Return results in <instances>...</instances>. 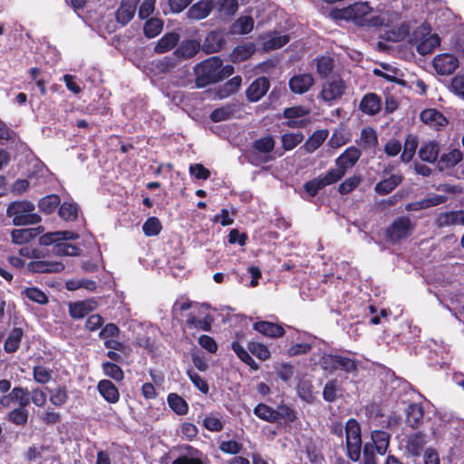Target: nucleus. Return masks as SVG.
<instances>
[{
  "instance_id": "obj_45",
  "label": "nucleus",
  "mask_w": 464,
  "mask_h": 464,
  "mask_svg": "<svg viewBox=\"0 0 464 464\" xmlns=\"http://www.w3.org/2000/svg\"><path fill=\"white\" fill-rule=\"evenodd\" d=\"M168 404L171 410L179 414L185 415L188 413V406L185 400L176 393H170L168 396Z\"/></svg>"
},
{
  "instance_id": "obj_14",
  "label": "nucleus",
  "mask_w": 464,
  "mask_h": 464,
  "mask_svg": "<svg viewBox=\"0 0 464 464\" xmlns=\"http://www.w3.org/2000/svg\"><path fill=\"white\" fill-rule=\"evenodd\" d=\"M98 307V303L93 299H86L69 304V314L74 319L83 318Z\"/></svg>"
},
{
  "instance_id": "obj_2",
  "label": "nucleus",
  "mask_w": 464,
  "mask_h": 464,
  "mask_svg": "<svg viewBox=\"0 0 464 464\" xmlns=\"http://www.w3.org/2000/svg\"><path fill=\"white\" fill-rule=\"evenodd\" d=\"M342 17L352 20L360 26H382L386 24L382 14H373L372 8L366 2H359L342 10Z\"/></svg>"
},
{
  "instance_id": "obj_59",
  "label": "nucleus",
  "mask_w": 464,
  "mask_h": 464,
  "mask_svg": "<svg viewBox=\"0 0 464 464\" xmlns=\"http://www.w3.org/2000/svg\"><path fill=\"white\" fill-rule=\"evenodd\" d=\"M144 234L148 237L157 236L161 230V224L155 217L149 218L142 226Z\"/></svg>"
},
{
  "instance_id": "obj_61",
  "label": "nucleus",
  "mask_w": 464,
  "mask_h": 464,
  "mask_svg": "<svg viewBox=\"0 0 464 464\" xmlns=\"http://www.w3.org/2000/svg\"><path fill=\"white\" fill-rule=\"evenodd\" d=\"M317 72L320 76H327L334 68V60L328 56H323L316 60Z\"/></svg>"
},
{
  "instance_id": "obj_60",
  "label": "nucleus",
  "mask_w": 464,
  "mask_h": 464,
  "mask_svg": "<svg viewBox=\"0 0 464 464\" xmlns=\"http://www.w3.org/2000/svg\"><path fill=\"white\" fill-rule=\"evenodd\" d=\"M248 351L262 361H266L270 357V352L268 348L265 344H262L260 343H249Z\"/></svg>"
},
{
  "instance_id": "obj_44",
  "label": "nucleus",
  "mask_w": 464,
  "mask_h": 464,
  "mask_svg": "<svg viewBox=\"0 0 464 464\" xmlns=\"http://www.w3.org/2000/svg\"><path fill=\"white\" fill-rule=\"evenodd\" d=\"M179 34L175 33H169L165 34L160 39L155 46V52L158 53H163L172 49L179 41Z\"/></svg>"
},
{
  "instance_id": "obj_52",
  "label": "nucleus",
  "mask_w": 464,
  "mask_h": 464,
  "mask_svg": "<svg viewBox=\"0 0 464 464\" xmlns=\"http://www.w3.org/2000/svg\"><path fill=\"white\" fill-rule=\"evenodd\" d=\"M303 140L304 135L300 131L285 133L282 136L283 148L285 150H291L300 144Z\"/></svg>"
},
{
  "instance_id": "obj_28",
  "label": "nucleus",
  "mask_w": 464,
  "mask_h": 464,
  "mask_svg": "<svg viewBox=\"0 0 464 464\" xmlns=\"http://www.w3.org/2000/svg\"><path fill=\"white\" fill-rule=\"evenodd\" d=\"M436 224L440 227L457 225L462 226V209L440 213L437 217Z\"/></svg>"
},
{
  "instance_id": "obj_25",
  "label": "nucleus",
  "mask_w": 464,
  "mask_h": 464,
  "mask_svg": "<svg viewBox=\"0 0 464 464\" xmlns=\"http://www.w3.org/2000/svg\"><path fill=\"white\" fill-rule=\"evenodd\" d=\"M253 327L261 334L270 338H278L285 334L283 326L266 321L256 322L254 324Z\"/></svg>"
},
{
  "instance_id": "obj_40",
  "label": "nucleus",
  "mask_w": 464,
  "mask_h": 464,
  "mask_svg": "<svg viewBox=\"0 0 464 464\" xmlns=\"http://www.w3.org/2000/svg\"><path fill=\"white\" fill-rule=\"evenodd\" d=\"M50 402L56 406L62 407L68 401V392L64 385H58L53 389H48Z\"/></svg>"
},
{
  "instance_id": "obj_37",
  "label": "nucleus",
  "mask_w": 464,
  "mask_h": 464,
  "mask_svg": "<svg viewBox=\"0 0 464 464\" xmlns=\"http://www.w3.org/2000/svg\"><path fill=\"white\" fill-rule=\"evenodd\" d=\"M390 434L383 430H373L372 432V440L375 446L376 451L380 455H384L390 444Z\"/></svg>"
},
{
  "instance_id": "obj_51",
  "label": "nucleus",
  "mask_w": 464,
  "mask_h": 464,
  "mask_svg": "<svg viewBox=\"0 0 464 464\" xmlns=\"http://www.w3.org/2000/svg\"><path fill=\"white\" fill-rule=\"evenodd\" d=\"M340 392L341 389L338 385L337 380H331L327 382L324 387L323 398L328 402H333L337 399Z\"/></svg>"
},
{
  "instance_id": "obj_34",
  "label": "nucleus",
  "mask_w": 464,
  "mask_h": 464,
  "mask_svg": "<svg viewBox=\"0 0 464 464\" xmlns=\"http://www.w3.org/2000/svg\"><path fill=\"white\" fill-rule=\"evenodd\" d=\"M402 181V177L398 174H393L388 179L381 180L375 185L374 190L380 195H386L392 192Z\"/></svg>"
},
{
  "instance_id": "obj_16",
  "label": "nucleus",
  "mask_w": 464,
  "mask_h": 464,
  "mask_svg": "<svg viewBox=\"0 0 464 464\" xmlns=\"http://www.w3.org/2000/svg\"><path fill=\"white\" fill-rule=\"evenodd\" d=\"M314 83V77L311 73H300L294 75L289 80L290 90L294 93L303 94L306 92Z\"/></svg>"
},
{
  "instance_id": "obj_58",
  "label": "nucleus",
  "mask_w": 464,
  "mask_h": 464,
  "mask_svg": "<svg viewBox=\"0 0 464 464\" xmlns=\"http://www.w3.org/2000/svg\"><path fill=\"white\" fill-rule=\"evenodd\" d=\"M344 171L339 167L330 169L326 174L321 175L318 178L323 183L324 187L334 184L340 180L344 176Z\"/></svg>"
},
{
  "instance_id": "obj_35",
  "label": "nucleus",
  "mask_w": 464,
  "mask_h": 464,
  "mask_svg": "<svg viewBox=\"0 0 464 464\" xmlns=\"http://www.w3.org/2000/svg\"><path fill=\"white\" fill-rule=\"evenodd\" d=\"M462 160V152L458 149H453L448 153L441 155L438 166L440 170L450 169L457 165Z\"/></svg>"
},
{
  "instance_id": "obj_18",
  "label": "nucleus",
  "mask_w": 464,
  "mask_h": 464,
  "mask_svg": "<svg viewBox=\"0 0 464 464\" xmlns=\"http://www.w3.org/2000/svg\"><path fill=\"white\" fill-rule=\"evenodd\" d=\"M425 444V435L422 432H414L406 436L405 450L413 457H419Z\"/></svg>"
},
{
  "instance_id": "obj_43",
  "label": "nucleus",
  "mask_w": 464,
  "mask_h": 464,
  "mask_svg": "<svg viewBox=\"0 0 464 464\" xmlns=\"http://www.w3.org/2000/svg\"><path fill=\"white\" fill-rule=\"evenodd\" d=\"M418 147V139L415 135L410 134L407 136L403 150L401 154V160L403 162H410L415 155Z\"/></svg>"
},
{
  "instance_id": "obj_11",
  "label": "nucleus",
  "mask_w": 464,
  "mask_h": 464,
  "mask_svg": "<svg viewBox=\"0 0 464 464\" xmlns=\"http://www.w3.org/2000/svg\"><path fill=\"white\" fill-rule=\"evenodd\" d=\"M288 339L293 343L287 350L289 356L305 354L312 349V337L306 333L295 331Z\"/></svg>"
},
{
  "instance_id": "obj_33",
  "label": "nucleus",
  "mask_w": 464,
  "mask_h": 464,
  "mask_svg": "<svg viewBox=\"0 0 464 464\" xmlns=\"http://www.w3.org/2000/svg\"><path fill=\"white\" fill-rule=\"evenodd\" d=\"M28 405L18 404L17 407L10 411L5 420L17 426H24L27 423L29 412L26 409Z\"/></svg>"
},
{
  "instance_id": "obj_54",
  "label": "nucleus",
  "mask_w": 464,
  "mask_h": 464,
  "mask_svg": "<svg viewBox=\"0 0 464 464\" xmlns=\"http://www.w3.org/2000/svg\"><path fill=\"white\" fill-rule=\"evenodd\" d=\"M276 421L280 419L286 422H294L296 420L295 410L286 404H279L276 409Z\"/></svg>"
},
{
  "instance_id": "obj_7",
  "label": "nucleus",
  "mask_w": 464,
  "mask_h": 464,
  "mask_svg": "<svg viewBox=\"0 0 464 464\" xmlns=\"http://www.w3.org/2000/svg\"><path fill=\"white\" fill-rule=\"evenodd\" d=\"M345 89L344 81L340 76L334 75L323 84L318 97L326 104L332 105L334 102L342 98Z\"/></svg>"
},
{
  "instance_id": "obj_12",
  "label": "nucleus",
  "mask_w": 464,
  "mask_h": 464,
  "mask_svg": "<svg viewBox=\"0 0 464 464\" xmlns=\"http://www.w3.org/2000/svg\"><path fill=\"white\" fill-rule=\"evenodd\" d=\"M29 392L26 388L14 387L9 393L0 397V406L10 408L14 405H29Z\"/></svg>"
},
{
  "instance_id": "obj_15",
  "label": "nucleus",
  "mask_w": 464,
  "mask_h": 464,
  "mask_svg": "<svg viewBox=\"0 0 464 464\" xmlns=\"http://www.w3.org/2000/svg\"><path fill=\"white\" fill-rule=\"evenodd\" d=\"M53 450L50 446L34 444L26 452V459L31 462L43 464L53 458Z\"/></svg>"
},
{
  "instance_id": "obj_17",
  "label": "nucleus",
  "mask_w": 464,
  "mask_h": 464,
  "mask_svg": "<svg viewBox=\"0 0 464 464\" xmlns=\"http://www.w3.org/2000/svg\"><path fill=\"white\" fill-rule=\"evenodd\" d=\"M262 47L265 51H272L285 45L289 41L290 37L288 34L273 32L262 35Z\"/></svg>"
},
{
  "instance_id": "obj_55",
  "label": "nucleus",
  "mask_w": 464,
  "mask_h": 464,
  "mask_svg": "<svg viewBox=\"0 0 464 464\" xmlns=\"http://www.w3.org/2000/svg\"><path fill=\"white\" fill-rule=\"evenodd\" d=\"M163 23L160 19L151 18L144 24V34L149 38L157 36L162 30Z\"/></svg>"
},
{
  "instance_id": "obj_22",
  "label": "nucleus",
  "mask_w": 464,
  "mask_h": 464,
  "mask_svg": "<svg viewBox=\"0 0 464 464\" xmlns=\"http://www.w3.org/2000/svg\"><path fill=\"white\" fill-rule=\"evenodd\" d=\"M420 117L423 123L435 129L444 127L448 123L446 117L436 109H426L421 111Z\"/></svg>"
},
{
  "instance_id": "obj_64",
  "label": "nucleus",
  "mask_w": 464,
  "mask_h": 464,
  "mask_svg": "<svg viewBox=\"0 0 464 464\" xmlns=\"http://www.w3.org/2000/svg\"><path fill=\"white\" fill-rule=\"evenodd\" d=\"M450 89L457 96L464 99V73H459L452 78Z\"/></svg>"
},
{
  "instance_id": "obj_1",
  "label": "nucleus",
  "mask_w": 464,
  "mask_h": 464,
  "mask_svg": "<svg viewBox=\"0 0 464 464\" xmlns=\"http://www.w3.org/2000/svg\"><path fill=\"white\" fill-rule=\"evenodd\" d=\"M79 237L78 234L64 230V231H55L49 232L39 238V243L42 246H53L52 252L59 256H78L80 254V248L69 243V240H75Z\"/></svg>"
},
{
  "instance_id": "obj_21",
  "label": "nucleus",
  "mask_w": 464,
  "mask_h": 464,
  "mask_svg": "<svg viewBox=\"0 0 464 464\" xmlns=\"http://www.w3.org/2000/svg\"><path fill=\"white\" fill-rule=\"evenodd\" d=\"M269 81L266 77H260L254 81L246 90V96L250 102L259 101L268 91Z\"/></svg>"
},
{
  "instance_id": "obj_31",
  "label": "nucleus",
  "mask_w": 464,
  "mask_h": 464,
  "mask_svg": "<svg viewBox=\"0 0 464 464\" xmlns=\"http://www.w3.org/2000/svg\"><path fill=\"white\" fill-rule=\"evenodd\" d=\"M308 112L309 111L306 108L298 106L285 109L284 115L285 118L289 119L287 125L291 128H295L304 125V121L297 119L308 114Z\"/></svg>"
},
{
  "instance_id": "obj_30",
  "label": "nucleus",
  "mask_w": 464,
  "mask_h": 464,
  "mask_svg": "<svg viewBox=\"0 0 464 464\" xmlns=\"http://www.w3.org/2000/svg\"><path fill=\"white\" fill-rule=\"evenodd\" d=\"M439 152V144L434 140H430L420 146L419 156L423 161L433 163L437 160Z\"/></svg>"
},
{
  "instance_id": "obj_48",
  "label": "nucleus",
  "mask_w": 464,
  "mask_h": 464,
  "mask_svg": "<svg viewBox=\"0 0 464 464\" xmlns=\"http://www.w3.org/2000/svg\"><path fill=\"white\" fill-rule=\"evenodd\" d=\"M60 202L61 199L57 195L51 194L39 200L38 208L42 212L51 214L57 208Z\"/></svg>"
},
{
  "instance_id": "obj_23",
  "label": "nucleus",
  "mask_w": 464,
  "mask_h": 464,
  "mask_svg": "<svg viewBox=\"0 0 464 464\" xmlns=\"http://www.w3.org/2000/svg\"><path fill=\"white\" fill-rule=\"evenodd\" d=\"M213 9V0H199L187 12V16L192 20H201L209 15Z\"/></svg>"
},
{
  "instance_id": "obj_13",
  "label": "nucleus",
  "mask_w": 464,
  "mask_h": 464,
  "mask_svg": "<svg viewBox=\"0 0 464 464\" xmlns=\"http://www.w3.org/2000/svg\"><path fill=\"white\" fill-rule=\"evenodd\" d=\"M459 64L458 58L450 53H440L433 59V67L441 75L452 73L459 67Z\"/></svg>"
},
{
  "instance_id": "obj_46",
  "label": "nucleus",
  "mask_w": 464,
  "mask_h": 464,
  "mask_svg": "<svg viewBox=\"0 0 464 464\" xmlns=\"http://www.w3.org/2000/svg\"><path fill=\"white\" fill-rule=\"evenodd\" d=\"M254 414L259 419L267 422H276V409H273L265 403H258L254 408Z\"/></svg>"
},
{
  "instance_id": "obj_63",
  "label": "nucleus",
  "mask_w": 464,
  "mask_h": 464,
  "mask_svg": "<svg viewBox=\"0 0 464 464\" xmlns=\"http://www.w3.org/2000/svg\"><path fill=\"white\" fill-rule=\"evenodd\" d=\"M235 109L231 105L218 108L212 111V113L210 114V119L214 122L227 121L231 117Z\"/></svg>"
},
{
  "instance_id": "obj_36",
  "label": "nucleus",
  "mask_w": 464,
  "mask_h": 464,
  "mask_svg": "<svg viewBox=\"0 0 464 464\" xmlns=\"http://www.w3.org/2000/svg\"><path fill=\"white\" fill-rule=\"evenodd\" d=\"M255 51L256 46L252 43H246L241 45H237L234 48L230 55L231 61L233 63L243 62L251 57Z\"/></svg>"
},
{
  "instance_id": "obj_26",
  "label": "nucleus",
  "mask_w": 464,
  "mask_h": 464,
  "mask_svg": "<svg viewBox=\"0 0 464 464\" xmlns=\"http://www.w3.org/2000/svg\"><path fill=\"white\" fill-rule=\"evenodd\" d=\"M97 389L101 396L109 403H116L120 399L117 387L109 380L100 381Z\"/></svg>"
},
{
  "instance_id": "obj_9",
  "label": "nucleus",
  "mask_w": 464,
  "mask_h": 464,
  "mask_svg": "<svg viewBox=\"0 0 464 464\" xmlns=\"http://www.w3.org/2000/svg\"><path fill=\"white\" fill-rule=\"evenodd\" d=\"M414 36L417 40L416 49L421 55L430 53L440 44L439 35L430 34V28L426 24L420 26L414 33Z\"/></svg>"
},
{
  "instance_id": "obj_56",
  "label": "nucleus",
  "mask_w": 464,
  "mask_h": 464,
  "mask_svg": "<svg viewBox=\"0 0 464 464\" xmlns=\"http://www.w3.org/2000/svg\"><path fill=\"white\" fill-rule=\"evenodd\" d=\"M23 295L29 300L39 304H45L48 302V297L40 289L36 287H29L24 290Z\"/></svg>"
},
{
  "instance_id": "obj_32",
  "label": "nucleus",
  "mask_w": 464,
  "mask_h": 464,
  "mask_svg": "<svg viewBox=\"0 0 464 464\" xmlns=\"http://www.w3.org/2000/svg\"><path fill=\"white\" fill-rule=\"evenodd\" d=\"M254 24V19L251 16H240L233 23L229 33L231 34H247L253 30Z\"/></svg>"
},
{
  "instance_id": "obj_38",
  "label": "nucleus",
  "mask_w": 464,
  "mask_h": 464,
  "mask_svg": "<svg viewBox=\"0 0 464 464\" xmlns=\"http://www.w3.org/2000/svg\"><path fill=\"white\" fill-rule=\"evenodd\" d=\"M423 418V409L418 403L410 404L406 410V422L411 428H417Z\"/></svg>"
},
{
  "instance_id": "obj_57",
  "label": "nucleus",
  "mask_w": 464,
  "mask_h": 464,
  "mask_svg": "<svg viewBox=\"0 0 464 464\" xmlns=\"http://www.w3.org/2000/svg\"><path fill=\"white\" fill-rule=\"evenodd\" d=\"M218 449L223 453L236 455L242 451L243 444L241 442L234 440H222L218 444Z\"/></svg>"
},
{
  "instance_id": "obj_10",
  "label": "nucleus",
  "mask_w": 464,
  "mask_h": 464,
  "mask_svg": "<svg viewBox=\"0 0 464 464\" xmlns=\"http://www.w3.org/2000/svg\"><path fill=\"white\" fill-rule=\"evenodd\" d=\"M414 229V224L408 217L395 219L387 229V237L391 241L397 242L409 237Z\"/></svg>"
},
{
  "instance_id": "obj_5",
  "label": "nucleus",
  "mask_w": 464,
  "mask_h": 464,
  "mask_svg": "<svg viewBox=\"0 0 464 464\" xmlns=\"http://www.w3.org/2000/svg\"><path fill=\"white\" fill-rule=\"evenodd\" d=\"M222 61L217 57H210L196 66L197 85L205 86L210 82L222 80Z\"/></svg>"
},
{
  "instance_id": "obj_8",
  "label": "nucleus",
  "mask_w": 464,
  "mask_h": 464,
  "mask_svg": "<svg viewBox=\"0 0 464 464\" xmlns=\"http://www.w3.org/2000/svg\"><path fill=\"white\" fill-rule=\"evenodd\" d=\"M214 322L212 315L206 305H195L194 312H190L186 318V324L189 329L208 332Z\"/></svg>"
},
{
  "instance_id": "obj_3",
  "label": "nucleus",
  "mask_w": 464,
  "mask_h": 464,
  "mask_svg": "<svg viewBox=\"0 0 464 464\" xmlns=\"http://www.w3.org/2000/svg\"><path fill=\"white\" fill-rule=\"evenodd\" d=\"M19 256L22 258L31 259L26 264V269L33 273H57L64 268L61 262L45 260L46 253L44 251L30 246L21 247Z\"/></svg>"
},
{
  "instance_id": "obj_20",
  "label": "nucleus",
  "mask_w": 464,
  "mask_h": 464,
  "mask_svg": "<svg viewBox=\"0 0 464 464\" xmlns=\"http://www.w3.org/2000/svg\"><path fill=\"white\" fill-rule=\"evenodd\" d=\"M361 157V151L356 147L347 148L343 154L336 159V166L346 172V170L355 165Z\"/></svg>"
},
{
  "instance_id": "obj_53",
  "label": "nucleus",
  "mask_w": 464,
  "mask_h": 464,
  "mask_svg": "<svg viewBox=\"0 0 464 464\" xmlns=\"http://www.w3.org/2000/svg\"><path fill=\"white\" fill-rule=\"evenodd\" d=\"M34 380L40 384H46L52 380L53 371L43 365H36L33 369Z\"/></svg>"
},
{
  "instance_id": "obj_29",
  "label": "nucleus",
  "mask_w": 464,
  "mask_h": 464,
  "mask_svg": "<svg viewBox=\"0 0 464 464\" xmlns=\"http://www.w3.org/2000/svg\"><path fill=\"white\" fill-rule=\"evenodd\" d=\"M225 44L226 39L222 33L211 32L207 35L203 47L208 53H217L223 48Z\"/></svg>"
},
{
  "instance_id": "obj_27",
  "label": "nucleus",
  "mask_w": 464,
  "mask_h": 464,
  "mask_svg": "<svg viewBox=\"0 0 464 464\" xmlns=\"http://www.w3.org/2000/svg\"><path fill=\"white\" fill-rule=\"evenodd\" d=\"M359 108L367 115H375L381 111V99L375 93H368L362 99Z\"/></svg>"
},
{
  "instance_id": "obj_62",
  "label": "nucleus",
  "mask_w": 464,
  "mask_h": 464,
  "mask_svg": "<svg viewBox=\"0 0 464 464\" xmlns=\"http://www.w3.org/2000/svg\"><path fill=\"white\" fill-rule=\"evenodd\" d=\"M102 369L104 373L111 377V379L120 382L123 379L124 373L122 370L115 363L113 362H103L102 363Z\"/></svg>"
},
{
  "instance_id": "obj_41",
  "label": "nucleus",
  "mask_w": 464,
  "mask_h": 464,
  "mask_svg": "<svg viewBox=\"0 0 464 464\" xmlns=\"http://www.w3.org/2000/svg\"><path fill=\"white\" fill-rule=\"evenodd\" d=\"M58 214L64 221H74L79 215V207L72 201H64L60 206Z\"/></svg>"
},
{
  "instance_id": "obj_50",
  "label": "nucleus",
  "mask_w": 464,
  "mask_h": 464,
  "mask_svg": "<svg viewBox=\"0 0 464 464\" xmlns=\"http://www.w3.org/2000/svg\"><path fill=\"white\" fill-rule=\"evenodd\" d=\"M327 135L328 132L324 130L315 131L304 144L306 151L313 152L317 150L324 143Z\"/></svg>"
},
{
  "instance_id": "obj_42",
  "label": "nucleus",
  "mask_w": 464,
  "mask_h": 464,
  "mask_svg": "<svg viewBox=\"0 0 464 464\" xmlns=\"http://www.w3.org/2000/svg\"><path fill=\"white\" fill-rule=\"evenodd\" d=\"M172 464H203L202 454L198 450L188 447L186 453L176 459Z\"/></svg>"
},
{
  "instance_id": "obj_39",
  "label": "nucleus",
  "mask_w": 464,
  "mask_h": 464,
  "mask_svg": "<svg viewBox=\"0 0 464 464\" xmlns=\"http://www.w3.org/2000/svg\"><path fill=\"white\" fill-rule=\"evenodd\" d=\"M24 336V332L19 327H14L5 342V351L9 353L16 352L20 346L21 340Z\"/></svg>"
},
{
  "instance_id": "obj_19",
  "label": "nucleus",
  "mask_w": 464,
  "mask_h": 464,
  "mask_svg": "<svg viewBox=\"0 0 464 464\" xmlns=\"http://www.w3.org/2000/svg\"><path fill=\"white\" fill-rule=\"evenodd\" d=\"M140 0H121L116 12V19L122 25L127 24L134 16Z\"/></svg>"
},
{
  "instance_id": "obj_49",
  "label": "nucleus",
  "mask_w": 464,
  "mask_h": 464,
  "mask_svg": "<svg viewBox=\"0 0 464 464\" xmlns=\"http://www.w3.org/2000/svg\"><path fill=\"white\" fill-rule=\"evenodd\" d=\"M377 135L373 129L364 128L361 131L359 145L364 149H372L377 144Z\"/></svg>"
},
{
  "instance_id": "obj_47",
  "label": "nucleus",
  "mask_w": 464,
  "mask_h": 464,
  "mask_svg": "<svg viewBox=\"0 0 464 464\" xmlns=\"http://www.w3.org/2000/svg\"><path fill=\"white\" fill-rule=\"evenodd\" d=\"M231 347L237 357L251 369L256 371L259 368L258 364L251 357L249 353L239 343L233 342Z\"/></svg>"
},
{
  "instance_id": "obj_24",
  "label": "nucleus",
  "mask_w": 464,
  "mask_h": 464,
  "mask_svg": "<svg viewBox=\"0 0 464 464\" xmlns=\"http://www.w3.org/2000/svg\"><path fill=\"white\" fill-rule=\"evenodd\" d=\"M44 230V228L42 226L32 228L14 229L11 233L12 241L18 245L25 244L43 233Z\"/></svg>"
},
{
  "instance_id": "obj_4",
  "label": "nucleus",
  "mask_w": 464,
  "mask_h": 464,
  "mask_svg": "<svg viewBox=\"0 0 464 464\" xmlns=\"http://www.w3.org/2000/svg\"><path fill=\"white\" fill-rule=\"evenodd\" d=\"M34 210L35 207L30 201H15L8 206L6 214L15 226L33 225L41 221V217Z\"/></svg>"
},
{
  "instance_id": "obj_6",
  "label": "nucleus",
  "mask_w": 464,
  "mask_h": 464,
  "mask_svg": "<svg viewBox=\"0 0 464 464\" xmlns=\"http://www.w3.org/2000/svg\"><path fill=\"white\" fill-rule=\"evenodd\" d=\"M345 434L348 456L352 460L356 461L360 458L362 449L361 427L356 420H347Z\"/></svg>"
}]
</instances>
